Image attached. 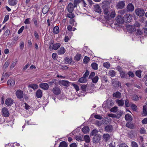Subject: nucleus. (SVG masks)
<instances>
[{
    "label": "nucleus",
    "mask_w": 147,
    "mask_h": 147,
    "mask_svg": "<svg viewBox=\"0 0 147 147\" xmlns=\"http://www.w3.org/2000/svg\"><path fill=\"white\" fill-rule=\"evenodd\" d=\"M125 105L126 107H129L130 105L129 101L127 99L125 101Z\"/></svg>",
    "instance_id": "5fc2aeb1"
},
{
    "label": "nucleus",
    "mask_w": 147,
    "mask_h": 147,
    "mask_svg": "<svg viewBox=\"0 0 147 147\" xmlns=\"http://www.w3.org/2000/svg\"><path fill=\"white\" fill-rule=\"evenodd\" d=\"M17 62V59H15L14 61L12 63L11 65H10V69H12L16 65Z\"/></svg>",
    "instance_id": "4c0bfd02"
},
{
    "label": "nucleus",
    "mask_w": 147,
    "mask_h": 147,
    "mask_svg": "<svg viewBox=\"0 0 147 147\" xmlns=\"http://www.w3.org/2000/svg\"><path fill=\"white\" fill-rule=\"evenodd\" d=\"M110 136L108 134H103L102 139L105 142H107L110 139Z\"/></svg>",
    "instance_id": "dca6fc26"
},
{
    "label": "nucleus",
    "mask_w": 147,
    "mask_h": 147,
    "mask_svg": "<svg viewBox=\"0 0 147 147\" xmlns=\"http://www.w3.org/2000/svg\"><path fill=\"white\" fill-rule=\"evenodd\" d=\"M128 76V77H131L132 78H133L134 77V75L133 74L132 72L131 71H129L127 73Z\"/></svg>",
    "instance_id": "6e6d98bb"
},
{
    "label": "nucleus",
    "mask_w": 147,
    "mask_h": 147,
    "mask_svg": "<svg viewBox=\"0 0 147 147\" xmlns=\"http://www.w3.org/2000/svg\"><path fill=\"white\" fill-rule=\"evenodd\" d=\"M67 144L65 141H62L60 143L59 147H67Z\"/></svg>",
    "instance_id": "c9c22d12"
},
{
    "label": "nucleus",
    "mask_w": 147,
    "mask_h": 147,
    "mask_svg": "<svg viewBox=\"0 0 147 147\" xmlns=\"http://www.w3.org/2000/svg\"><path fill=\"white\" fill-rule=\"evenodd\" d=\"M115 102L119 106H123L124 104V100L122 99H117L115 100Z\"/></svg>",
    "instance_id": "5701e85b"
},
{
    "label": "nucleus",
    "mask_w": 147,
    "mask_h": 147,
    "mask_svg": "<svg viewBox=\"0 0 147 147\" xmlns=\"http://www.w3.org/2000/svg\"><path fill=\"white\" fill-rule=\"evenodd\" d=\"M102 8L105 16H107V15H109L108 13H109L110 12L109 11L110 8L106 4H105L102 5Z\"/></svg>",
    "instance_id": "7ed1b4c3"
},
{
    "label": "nucleus",
    "mask_w": 147,
    "mask_h": 147,
    "mask_svg": "<svg viewBox=\"0 0 147 147\" xmlns=\"http://www.w3.org/2000/svg\"><path fill=\"white\" fill-rule=\"evenodd\" d=\"M141 70H137L136 71L135 74L136 76L139 78H141Z\"/></svg>",
    "instance_id": "8fccbe9b"
},
{
    "label": "nucleus",
    "mask_w": 147,
    "mask_h": 147,
    "mask_svg": "<svg viewBox=\"0 0 147 147\" xmlns=\"http://www.w3.org/2000/svg\"><path fill=\"white\" fill-rule=\"evenodd\" d=\"M65 52V50L63 47H61L60 49L58 50V53L59 55L64 54Z\"/></svg>",
    "instance_id": "a878e982"
},
{
    "label": "nucleus",
    "mask_w": 147,
    "mask_h": 147,
    "mask_svg": "<svg viewBox=\"0 0 147 147\" xmlns=\"http://www.w3.org/2000/svg\"><path fill=\"white\" fill-rule=\"evenodd\" d=\"M131 107L134 111H136L138 110L137 107L134 104H132L131 106Z\"/></svg>",
    "instance_id": "c03bdc74"
},
{
    "label": "nucleus",
    "mask_w": 147,
    "mask_h": 147,
    "mask_svg": "<svg viewBox=\"0 0 147 147\" xmlns=\"http://www.w3.org/2000/svg\"><path fill=\"white\" fill-rule=\"evenodd\" d=\"M136 14L138 16H142L144 15L145 12L144 10L142 8H137L135 9Z\"/></svg>",
    "instance_id": "f257e3e1"
},
{
    "label": "nucleus",
    "mask_w": 147,
    "mask_h": 147,
    "mask_svg": "<svg viewBox=\"0 0 147 147\" xmlns=\"http://www.w3.org/2000/svg\"><path fill=\"white\" fill-rule=\"evenodd\" d=\"M72 86L75 88L77 91L79 90V88L78 86L74 83L72 84Z\"/></svg>",
    "instance_id": "bf43d9fd"
},
{
    "label": "nucleus",
    "mask_w": 147,
    "mask_h": 147,
    "mask_svg": "<svg viewBox=\"0 0 147 147\" xmlns=\"http://www.w3.org/2000/svg\"><path fill=\"white\" fill-rule=\"evenodd\" d=\"M74 5L71 3H70L67 6V11L69 13L73 12L74 10Z\"/></svg>",
    "instance_id": "2eb2a0df"
},
{
    "label": "nucleus",
    "mask_w": 147,
    "mask_h": 147,
    "mask_svg": "<svg viewBox=\"0 0 147 147\" xmlns=\"http://www.w3.org/2000/svg\"><path fill=\"white\" fill-rule=\"evenodd\" d=\"M136 30V35H142V34L143 32L142 30L137 29Z\"/></svg>",
    "instance_id": "72a5a7b5"
},
{
    "label": "nucleus",
    "mask_w": 147,
    "mask_h": 147,
    "mask_svg": "<svg viewBox=\"0 0 147 147\" xmlns=\"http://www.w3.org/2000/svg\"><path fill=\"white\" fill-rule=\"evenodd\" d=\"M117 108L118 107H113L111 109V111L114 112H117Z\"/></svg>",
    "instance_id": "e2e57ef3"
},
{
    "label": "nucleus",
    "mask_w": 147,
    "mask_h": 147,
    "mask_svg": "<svg viewBox=\"0 0 147 147\" xmlns=\"http://www.w3.org/2000/svg\"><path fill=\"white\" fill-rule=\"evenodd\" d=\"M134 27L139 28L141 26V24L140 22L136 21L134 24Z\"/></svg>",
    "instance_id": "13d9d810"
},
{
    "label": "nucleus",
    "mask_w": 147,
    "mask_h": 147,
    "mask_svg": "<svg viewBox=\"0 0 147 147\" xmlns=\"http://www.w3.org/2000/svg\"><path fill=\"white\" fill-rule=\"evenodd\" d=\"M2 115L5 117H8L9 115V113L8 109L6 107L2 108L1 111Z\"/></svg>",
    "instance_id": "39448f33"
},
{
    "label": "nucleus",
    "mask_w": 147,
    "mask_h": 147,
    "mask_svg": "<svg viewBox=\"0 0 147 147\" xmlns=\"http://www.w3.org/2000/svg\"><path fill=\"white\" fill-rule=\"evenodd\" d=\"M98 77L97 76H96L94 78H92L91 79L92 80V82L94 83H96L98 80Z\"/></svg>",
    "instance_id": "a19ab883"
},
{
    "label": "nucleus",
    "mask_w": 147,
    "mask_h": 147,
    "mask_svg": "<svg viewBox=\"0 0 147 147\" xmlns=\"http://www.w3.org/2000/svg\"><path fill=\"white\" fill-rule=\"evenodd\" d=\"M81 57L80 54H77L74 57V59L77 61H79Z\"/></svg>",
    "instance_id": "603ef678"
},
{
    "label": "nucleus",
    "mask_w": 147,
    "mask_h": 147,
    "mask_svg": "<svg viewBox=\"0 0 147 147\" xmlns=\"http://www.w3.org/2000/svg\"><path fill=\"white\" fill-rule=\"evenodd\" d=\"M32 20L33 21L35 26L36 27H37L38 24L36 18H33Z\"/></svg>",
    "instance_id": "4d7b16f0"
},
{
    "label": "nucleus",
    "mask_w": 147,
    "mask_h": 147,
    "mask_svg": "<svg viewBox=\"0 0 147 147\" xmlns=\"http://www.w3.org/2000/svg\"><path fill=\"white\" fill-rule=\"evenodd\" d=\"M143 111L144 114L147 115V105H146L143 106Z\"/></svg>",
    "instance_id": "3c124183"
},
{
    "label": "nucleus",
    "mask_w": 147,
    "mask_h": 147,
    "mask_svg": "<svg viewBox=\"0 0 147 147\" xmlns=\"http://www.w3.org/2000/svg\"><path fill=\"white\" fill-rule=\"evenodd\" d=\"M84 139L85 142L87 143H89L90 141V138L88 135L85 136H84Z\"/></svg>",
    "instance_id": "37998d69"
},
{
    "label": "nucleus",
    "mask_w": 147,
    "mask_h": 147,
    "mask_svg": "<svg viewBox=\"0 0 147 147\" xmlns=\"http://www.w3.org/2000/svg\"><path fill=\"white\" fill-rule=\"evenodd\" d=\"M131 98L133 100L137 101L139 100V98L137 95L134 94L132 96Z\"/></svg>",
    "instance_id": "49530a36"
},
{
    "label": "nucleus",
    "mask_w": 147,
    "mask_h": 147,
    "mask_svg": "<svg viewBox=\"0 0 147 147\" xmlns=\"http://www.w3.org/2000/svg\"><path fill=\"white\" fill-rule=\"evenodd\" d=\"M94 11L95 12L101 14L102 11L99 5H98L97 4L96 5H94Z\"/></svg>",
    "instance_id": "f3484780"
},
{
    "label": "nucleus",
    "mask_w": 147,
    "mask_h": 147,
    "mask_svg": "<svg viewBox=\"0 0 147 147\" xmlns=\"http://www.w3.org/2000/svg\"><path fill=\"white\" fill-rule=\"evenodd\" d=\"M95 73L94 72H91L89 76V79H92L95 75Z\"/></svg>",
    "instance_id": "052dcab7"
},
{
    "label": "nucleus",
    "mask_w": 147,
    "mask_h": 147,
    "mask_svg": "<svg viewBox=\"0 0 147 147\" xmlns=\"http://www.w3.org/2000/svg\"><path fill=\"white\" fill-rule=\"evenodd\" d=\"M60 83L63 85L67 87L69 85V82L67 81L63 80L60 82Z\"/></svg>",
    "instance_id": "bb28decb"
},
{
    "label": "nucleus",
    "mask_w": 147,
    "mask_h": 147,
    "mask_svg": "<svg viewBox=\"0 0 147 147\" xmlns=\"http://www.w3.org/2000/svg\"><path fill=\"white\" fill-rule=\"evenodd\" d=\"M89 58L88 57L86 56L84 57L83 59V62L84 63H86L89 61Z\"/></svg>",
    "instance_id": "864d4df0"
},
{
    "label": "nucleus",
    "mask_w": 147,
    "mask_h": 147,
    "mask_svg": "<svg viewBox=\"0 0 147 147\" xmlns=\"http://www.w3.org/2000/svg\"><path fill=\"white\" fill-rule=\"evenodd\" d=\"M65 61L66 64L71 63L72 61V58L71 57H67L65 59Z\"/></svg>",
    "instance_id": "c85d7f7f"
},
{
    "label": "nucleus",
    "mask_w": 147,
    "mask_h": 147,
    "mask_svg": "<svg viewBox=\"0 0 147 147\" xmlns=\"http://www.w3.org/2000/svg\"><path fill=\"white\" fill-rule=\"evenodd\" d=\"M131 19V14H127L124 15L123 16V20L125 23H128L130 22Z\"/></svg>",
    "instance_id": "20e7f679"
},
{
    "label": "nucleus",
    "mask_w": 147,
    "mask_h": 147,
    "mask_svg": "<svg viewBox=\"0 0 147 147\" xmlns=\"http://www.w3.org/2000/svg\"><path fill=\"white\" fill-rule=\"evenodd\" d=\"M28 87L31 88L34 90H35L38 88V86L36 84H33L29 85Z\"/></svg>",
    "instance_id": "e433bc0d"
},
{
    "label": "nucleus",
    "mask_w": 147,
    "mask_h": 147,
    "mask_svg": "<svg viewBox=\"0 0 147 147\" xmlns=\"http://www.w3.org/2000/svg\"><path fill=\"white\" fill-rule=\"evenodd\" d=\"M116 21L118 23L122 24L123 23L124 20L123 17L121 16H118L116 18Z\"/></svg>",
    "instance_id": "9d476101"
},
{
    "label": "nucleus",
    "mask_w": 147,
    "mask_h": 147,
    "mask_svg": "<svg viewBox=\"0 0 147 147\" xmlns=\"http://www.w3.org/2000/svg\"><path fill=\"white\" fill-rule=\"evenodd\" d=\"M82 0H74V7H77V5L81 2Z\"/></svg>",
    "instance_id": "a18cd8bd"
},
{
    "label": "nucleus",
    "mask_w": 147,
    "mask_h": 147,
    "mask_svg": "<svg viewBox=\"0 0 147 147\" xmlns=\"http://www.w3.org/2000/svg\"><path fill=\"white\" fill-rule=\"evenodd\" d=\"M125 5L124 1H121L119 2L116 5V7L117 9L123 8Z\"/></svg>",
    "instance_id": "0eeeda50"
},
{
    "label": "nucleus",
    "mask_w": 147,
    "mask_h": 147,
    "mask_svg": "<svg viewBox=\"0 0 147 147\" xmlns=\"http://www.w3.org/2000/svg\"><path fill=\"white\" fill-rule=\"evenodd\" d=\"M125 126L130 129H134L135 127L134 125L133 124L129 122H127L126 123Z\"/></svg>",
    "instance_id": "2f4dec72"
},
{
    "label": "nucleus",
    "mask_w": 147,
    "mask_h": 147,
    "mask_svg": "<svg viewBox=\"0 0 147 147\" xmlns=\"http://www.w3.org/2000/svg\"><path fill=\"white\" fill-rule=\"evenodd\" d=\"M9 63H10L9 62V61L8 60H7L3 65V68L5 69L8 66Z\"/></svg>",
    "instance_id": "de8ad7c7"
},
{
    "label": "nucleus",
    "mask_w": 147,
    "mask_h": 147,
    "mask_svg": "<svg viewBox=\"0 0 147 147\" xmlns=\"http://www.w3.org/2000/svg\"><path fill=\"white\" fill-rule=\"evenodd\" d=\"M127 30L129 32H132L136 30V29L134 26L129 25L127 26Z\"/></svg>",
    "instance_id": "a211bd4d"
},
{
    "label": "nucleus",
    "mask_w": 147,
    "mask_h": 147,
    "mask_svg": "<svg viewBox=\"0 0 147 147\" xmlns=\"http://www.w3.org/2000/svg\"><path fill=\"white\" fill-rule=\"evenodd\" d=\"M42 92L40 90H38L36 93V96L38 98L41 97L42 96Z\"/></svg>",
    "instance_id": "aec40b11"
},
{
    "label": "nucleus",
    "mask_w": 147,
    "mask_h": 147,
    "mask_svg": "<svg viewBox=\"0 0 147 147\" xmlns=\"http://www.w3.org/2000/svg\"><path fill=\"white\" fill-rule=\"evenodd\" d=\"M24 47V42L23 41H21L20 43V48L22 50Z\"/></svg>",
    "instance_id": "680f3d73"
},
{
    "label": "nucleus",
    "mask_w": 147,
    "mask_h": 147,
    "mask_svg": "<svg viewBox=\"0 0 147 147\" xmlns=\"http://www.w3.org/2000/svg\"><path fill=\"white\" fill-rule=\"evenodd\" d=\"M50 9L48 5H45L42 9V11L44 14L47 13Z\"/></svg>",
    "instance_id": "4be33fe9"
},
{
    "label": "nucleus",
    "mask_w": 147,
    "mask_h": 147,
    "mask_svg": "<svg viewBox=\"0 0 147 147\" xmlns=\"http://www.w3.org/2000/svg\"><path fill=\"white\" fill-rule=\"evenodd\" d=\"M89 74V72L88 70L87 69L86 70V72L83 75V76L86 78L88 76Z\"/></svg>",
    "instance_id": "338daca9"
},
{
    "label": "nucleus",
    "mask_w": 147,
    "mask_h": 147,
    "mask_svg": "<svg viewBox=\"0 0 147 147\" xmlns=\"http://www.w3.org/2000/svg\"><path fill=\"white\" fill-rule=\"evenodd\" d=\"M109 74L111 77H113L115 75V72L113 70H111L109 72Z\"/></svg>",
    "instance_id": "ea45409f"
},
{
    "label": "nucleus",
    "mask_w": 147,
    "mask_h": 147,
    "mask_svg": "<svg viewBox=\"0 0 147 147\" xmlns=\"http://www.w3.org/2000/svg\"><path fill=\"white\" fill-rule=\"evenodd\" d=\"M52 91L53 93L56 95H58L60 94L61 90L60 89L57 87L53 88L52 89Z\"/></svg>",
    "instance_id": "9b49d317"
},
{
    "label": "nucleus",
    "mask_w": 147,
    "mask_h": 147,
    "mask_svg": "<svg viewBox=\"0 0 147 147\" xmlns=\"http://www.w3.org/2000/svg\"><path fill=\"white\" fill-rule=\"evenodd\" d=\"M131 147H138V144L135 141H132L131 144Z\"/></svg>",
    "instance_id": "09e8293b"
},
{
    "label": "nucleus",
    "mask_w": 147,
    "mask_h": 147,
    "mask_svg": "<svg viewBox=\"0 0 147 147\" xmlns=\"http://www.w3.org/2000/svg\"><path fill=\"white\" fill-rule=\"evenodd\" d=\"M5 104L8 106H11L14 102V100L11 98L6 99L5 101Z\"/></svg>",
    "instance_id": "1a4fd4ad"
},
{
    "label": "nucleus",
    "mask_w": 147,
    "mask_h": 147,
    "mask_svg": "<svg viewBox=\"0 0 147 147\" xmlns=\"http://www.w3.org/2000/svg\"><path fill=\"white\" fill-rule=\"evenodd\" d=\"M142 123L143 124H147V118L144 119L142 121Z\"/></svg>",
    "instance_id": "774afa93"
},
{
    "label": "nucleus",
    "mask_w": 147,
    "mask_h": 147,
    "mask_svg": "<svg viewBox=\"0 0 147 147\" xmlns=\"http://www.w3.org/2000/svg\"><path fill=\"white\" fill-rule=\"evenodd\" d=\"M56 80L55 79H53L51 81L49 82H48L49 84L50 85H52L53 84H55L56 83Z\"/></svg>",
    "instance_id": "0e129e2a"
},
{
    "label": "nucleus",
    "mask_w": 147,
    "mask_h": 147,
    "mask_svg": "<svg viewBox=\"0 0 147 147\" xmlns=\"http://www.w3.org/2000/svg\"><path fill=\"white\" fill-rule=\"evenodd\" d=\"M101 139V136L99 135H95L92 141L93 143H97L99 142Z\"/></svg>",
    "instance_id": "4468645a"
},
{
    "label": "nucleus",
    "mask_w": 147,
    "mask_h": 147,
    "mask_svg": "<svg viewBox=\"0 0 147 147\" xmlns=\"http://www.w3.org/2000/svg\"><path fill=\"white\" fill-rule=\"evenodd\" d=\"M113 97L116 98H120L121 97V93L118 91L114 93L113 94Z\"/></svg>",
    "instance_id": "c756f323"
},
{
    "label": "nucleus",
    "mask_w": 147,
    "mask_h": 147,
    "mask_svg": "<svg viewBox=\"0 0 147 147\" xmlns=\"http://www.w3.org/2000/svg\"><path fill=\"white\" fill-rule=\"evenodd\" d=\"M87 81V79L86 78L83 76L79 78L78 80L79 82L81 83H84L86 82Z\"/></svg>",
    "instance_id": "7c9ffc66"
},
{
    "label": "nucleus",
    "mask_w": 147,
    "mask_h": 147,
    "mask_svg": "<svg viewBox=\"0 0 147 147\" xmlns=\"http://www.w3.org/2000/svg\"><path fill=\"white\" fill-rule=\"evenodd\" d=\"M16 94L17 97L19 99H21L23 97V92L20 90H17L16 92Z\"/></svg>",
    "instance_id": "6e6552de"
},
{
    "label": "nucleus",
    "mask_w": 147,
    "mask_h": 147,
    "mask_svg": "<svg viewBox=\"0 0 147 147\" xmlns=\"http://www.w3.org/2000/svg\"><path fill=\"white\" fill-rule=\"evenodd\" d=\"M59 32V28L58 26H56L53 29V32L55 34H57Z\"/></svg>",
    "instance_id": "f704fd0d"
},
{
    "label": "nucleus",
    "mask_w": 147,
    "mask_h": 147,
    "mask_svg": "<svg viewBox=\"0 0 147 147\" xmlns=\"http://www.w3.org/2000/svg\"><path fill=\"white\" fill-rule=\"evenodd\" d=\"M18 2L17 0H8V4L10 5L13 6L16 5Z\"/></svg>",
    "instance_id": "b1692460"
},
{
    "label": "nucleus",
    "mask_w": 147,
    "mask_h": 147,
    "mask_svg": "<svg viewBox=\"0 0 147 147\" xmlns=\"http://www.w3.org/2000/svg\"><path fill=\"white\" fill-rule=\"evenodd\" d=\"M120 76L121 78H125L127 79L128 78V76L127 73L123 71H121L120 73Z\"/></svg>",
    "instance_id": "412c9836"
},
{
    "label": "nucleus",
    "mask_w": 147,
    "mask_h": 147,
    "mask_svg": "<svg viewBox=\"0 0 147 147\" xmlns=\"http://www.w3.org/2000/svg\"><path fill=\"white\" fill-rule=\"evenodd\" d=\"M127 10L129 11H133L134 9V6L131 3L128 4L127 7Z\"/></svg>",
    "instance_id": "6ab92c4d"
},
{
    "label": "nucleus",
    "mask_w": 147,
    "mask_h": 147,
    "mask_svg": "<svg viewBox=\"0 0 147 147\" xmlns=\"http://www.w3.org/2000/svg\"><path fill=\"white\" fill-rule=\"evenodd\" d=\"M91 66L92 69L94 70L98 69V65L96 63H93L91 64Z\"/></svg>",
    "instance_id": "58836bf2"
},
{
    "label": "nucleus",
    "mask_w": 147,
    "mask_h": 147,
    "mask_svg": "<svg viewBox=\"0 0 147 147\" xmlns=\"http://www.w3.org/2000/svg\"><path fill=\"white\" fill-rule=\"evenodd\" d=\"M82 130L84 134H87L89 131V129L88 126H85L82 128Z\"/></svg>",
    "instance_id": "473e14b6"
},
{
    "label": "nucleus",
    "mask_w": 147,
    "mask_h": 147,
    "mask_svg": "<svg viewBox=\"0 0 147 147\" xmlns=\"http://www.w3.org/2000/svg\"><path fill=\"white\" fill-rule=\"evenodd\" d=\"M67 17L70 18H73L75 17V15L73 12L67 13Z\"/></svg>",
    "instance_id": "79ce46f5"
},
{
    "label": "nucleus",
    "mask_w": 147,
    "mask_h": 147,
    "mask_svg": "<svg viewBox=\"0 0 147 147\" xmlns=\"http://www.w3.org/2000/svg\"><path fill=\"white\" fill-rule=\"evenodd\" d=\"M15 83V80L13 79H10L7 82V84L8 85H9L11 86H14Z\"/></svg>",
    "instance_id": "393cba45"
},
{
    "label": "nucleus",
    "mask_w": 147,
    "mask_h": 147,
    "mask_svg": "<svg viewBox=\"0 0 147 147\" xmlns=\"http://www.w3.org/2000/svg\"><path fill=\"white\" fill-rule=\"evenodd\" d=\"M109 15L105 16V19L107 20H109L112 18H113L115 16V12L114 10H111L109 12Z\"/></svg>",
    "instance_id": "f03ea898"
},
{
    "label": "nucleus",
    "mask_w": 147,
    "mask_h": 147,
    "mask_svg": "<svg viewBox=\"0 0 147 147\" xmlns=\"http://www.w3.org/2000/svg\"><path fill=\"white\" fill-rule=\"evenodd\" d=\"M39 86L42 89L45 90H47L49 88V85L48 84L45 83L40 84H39Z\"/></svg>",
    "instance_id": "f8f14e48"
},
{
    "label": "nucleus",
    "mask_w": 147,
    "mask_h": 147,
    "mask_svg": "<svg viewBox=\"0 0 147 147\" xmlns=\"http://www.w3.org/2000/svg\"><path fill=\"white\" fill-rule=\"evenodd\" d=\"M61 45L60 43H57L55 44L52 43L51 45L49 47V49H51V48L52 49L57 50L60 47Z\"/></svg>",
    "instance_id": "423d86ee"
},
{
    "label": "nucleus",
    "mask_w": 147,
    "mask_h": 147,
    "mask_svg": "<svg viewBox=\"0 0 147 147\" xmlns=\"http://www.w3.org/2000/svg\"><path fill=\"white\" fill-rule=\"evenodd\" d=\"M87 87V86L86 85H82L81 87V89L82 91L84 92L86 91V88Z\"/></svg>",
    "instance_id": "69168bd1"
},
{
    "label": "nucleus",
    "mask_w": 147,
    "mask_h": 147,
    "mask_svg": "<svg viewBox=\"0 0 147 147\" xmlns=\"http://www.w3.org/2000/svg\"><path fill=\"white\" fill-rule=\"evenodd\" d=\"M113 126L111 125H109L106 126L105 128V131L107 132H111L113 130Z\"/></svg>",
    "instance_id": "ddd939ff"
},
{
    "label": "nucleus",
    "mask_w": 147,
    "mask_h": 147,
    "mask_svg": "<svg viewBox=\"0 0 147 147\" xmlns=\"http://www.w3.org/2000/svg\"><path fill=\"white\" fill-rule=\"evenodd\" d=\"M125 118L126 121H131L132 120V118L131 115L129 114L125 115Z\"/></svg>",
    "instance_id": "cd10ccee"
}]
</instances>
